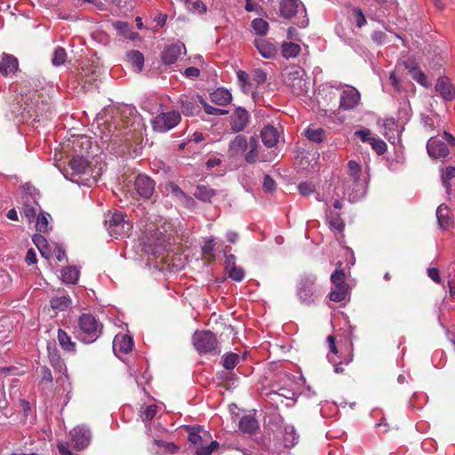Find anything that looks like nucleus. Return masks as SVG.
<instances>
[{
    "label": "nucleus",
    "mask_w": 455,
    "mask_h": 455,
    "mask_svg": "<svg viewBox=\"0 0 455 455\" xmlns=\"http://www.w3.org/2000/svg\"><path fill=\"white\" fill-rule=\"evenodd\" d=\"M50 363L55 371L63 373L68 378V369L66 363L58 354L50 355Z\"/></svg>",
    "instance_id": "obj_37"
},
{
    "label": "nucleus",
    "mask_w": 455,
    "mask_h": 455,
    "mask_svg": "<svg viewBox=\"0 0 455 455\" xmlns=\"http://www.w3.org/2000/svg\"><path fill=\"white\" fill-rule=\"evenodd\" d=\"M371 38L378 44H382L386 43L387 35L380 30H377L371 34Z\"/></svg>",
    "instance_id": "obj_61"
},
{
    "label": "nucleus",
    "mask_w": 455,
    "mask_h": 455,
    "mask_svg": "<svg viewBox=\"0 0 455 455\" xmlns=\"http://www.w3.org/2000/svg\"><path fill=\"white\" fill-rule=\"evenodd\" d=\"M157 409L156 404L142 405L140 411V417L143 421H150L155 418Z\"/></svg>",
    "instance_id": "obj_38"
},
{
    "label": "nucleus",
    "mask_w": 455,
    "mask_h": 455,
    "mask_svg": "<svg viewBox=\"0 0 455 455\" xmlns=\"http://www.w3.org/2000/svg\"><path fill=\"white\" fill-rule=\"evenodd\" d=\"M193 345L199 354H220L215 334L210 331H196L192 337Z\"/></svg>",
    "instance_id": "obj_4"
},
{
    "label": "nucleus",
    "mask_w": 455,
    "mask_h": 455,
    "mask_svg": "<svg viewBox=\"0 0 455 455\" xmlns=\"http://www.w3.org/2000/svg\"><path fill=\"white\" fill-rule=\"evenodd\" d=\"M227 273L228 277L235 282H241L244 277L243 269L237 266L227 270Z\"/></svg>",
    "instance_id": "obj_51"
},
{
    "label": "nucleus",
    "mask_w": 455,
    "mask_h": 455,
    "mask_svg": "<svg viewBox=\"0 0 455 455\" xmlns=\"http://www.w3.org/2000/svg\"><path fill=\"white\" fill-rule=\"evenodd\" d=\"M261 140L267 148L275 147L279 141L280 132L278 128L273 125H267L261 131Z\"/></svg>",
    "instance_id": "obj_20"
},
{
    "label": "nucleus",
    "mask_w": 455,
    "mask_h": 455,
    "mask_svg": "<svg viewBox=\"0 0 455 455\" xmlns=\"http://www.w3.org/2000/svg\"><path fill=\"white\" fill-rule=\"evenodd\" d=\"M70 173L69 179L73 182L80 183L79 179L89 172L90 164L89 161L84 156H75L68 164Z\"/></svg>",
    "instance_id": "obj_9"
},
{
    "label": "nucleus",
    "mask_w": 455,
    "mask_h": 455,
    "mask_svg": "<svg viewBox=\"0 0 455 455\" xmlns=\"http://www.w3.org/2000/svg\"><path fill=\"white\" fill-rule=\"evenodd\" d=\"M186 52L183 44H173L164 48L162 53V61L165 65H171L177 61L182 52Z\"/></svg>",
    "instance_id": "obj_19"
},
{
    "label": "nucleus",
    "mask_w": 455,
    "mask_h": 455,
    "mask_svg": "<svg viewBox=\"0 0 455 455\" xmlns=\"http://www.w3.org/2000/svg\"><path fill=\"white\" fill-rule=\"evenodd\" d=\"M214 196H215L214 189H212L207 186H204V185H199L196 187V189L195 192V196L197 199L204 201V202H210L211 199Z\"/></svg>",
    "instance_id": "obj_34"
},
{
    "label": "nucleus",
    "mask_w": 455,
    "mask_h": 455,
    "mask_svg": "<svg viewBox=\"0 0 455 455\" xmlns=\"http://www.w3.org/2000/svg\"><path fill=\"white\" fill-rule=\"evenodd\" d=\"M32 241L44 258L48 259L52 256V248L44 235L36 234L33 235Z\"/></svg>",
    "instance_id": "obj_26"
},
{
    "label": "nucleus",
    "mask_w": 455,
    "mask_h": 455,
    "mask_svg": "<svg viewBox=\"0 0 455 455\" xmlns=\"http://www.w3.org/2000/svg\"><path fill=\"white\" fill-rule=\"evenodd\" d=\"M239 430L243 434L252 435L258 431L259 425L253 415H244L239 420Z\"/></svg>",
    "instance_id": "obj_24"
},
{
    "label": "nucleus",
    "mask_w": 455,
    "mask_h": 455,
    "mask_svg": "<svg viewBox=\"0 0 455 455\" xmlns=\"http://www.w3.org/2000/svg\"><path fill=\"white\" fill-rule=\"evenodd\" d=\"M249 151L245 154L244 159L249 164H253L258 160V141L255 138L251 137L248 147Z\"/></svg>",
    "instance_id": "obj_35"
},
{
    "label": "nucleus",
    "mask_w": 455,
    "mask_h": 455,
    "mask_svg": "<svg viewBox=\"0 0 455 455\" xmlns=\"http://www.w3.org/2000/svg\"><path fill=\"white\" fill-rule=\"evenodd\" d=\"M240 357L235 353H227L222 357V365L226 370H233L239 363Z\"/></svg>",
    "instance_id": "obj_42"
},
{
    "label": "nucleus",
    "mask_w": 455,
    "mask_h": 455,
    "mask_svg": "<svg viewBox=\"0 0 455 455\" xmlns=\"http://www.w3.org/2000/svg\"><path fill=\"white\" fill-rule=\"evenodd\" d=\"M72 303L69 295L63 294L61 296L54 297L51 299L50 304L52 309L64 311L68 309Z\"/></svg>",
    "instance_id": "obj_32"
},
{
    "label": "nucleus",
    "mask_w": 455,
    "mask_h": 455,
    "mask_svg": "<svg viewBox=\"0 0 455 455\" xmlns=\"http://www.w3.org/2000/svg\"><path fill=\"white\" fill-rule=\"evenodd\" d=\"M20 199V203L22 204V213L30 222L36 217L37 207H39V204L36 202L35 196L32 195V193L25 192Z\"/></svg>",
    "instance_id": "obj_17"
},
{
    "label": "nucleus",
    "mask_w": 455,
    "mask_h": 455,
    "mask_svg": "<svg viewBox=\"0 0 455 455\" xmlns=\"http://www.w3.org/2000/svg\"><path fill=\"white\" fill-rule=\"evenodd\" d=\"M181 116L178 111L161 113L152 120V127L156 132H166L178 125Z\"/></svg>",
    "instance_id": "obj_6"
},
{
    "label": "nucleus",
    "mask_w": 455,
    "mask_h": 455,
    "mask_svg": "<svg viewBox=\"0 0 455 455\" xmlns=\"http://www.w3.org/2000/svg\"><path fill=\"white\" fill-rule=\"evenodd\" d=\"M436 219L440 228L447 229L451 225L450 211L447 205L442 204L436 210Z\"/></svg>",
    "instance_id": "obj_28"
},
{
    "label": "nucleus",
    "mask_w": 455,
    "mask_h": 455,
    "mask_svg": "<svg viewBox=\"0 0 455 455\" xmlns=\"http://www.w3.org/2000/svg\"><path fill=\"white\" fill-rule=\"evenodd\" d=\"M306 75L304 69L299 66L288 67L283 74V81L291 90L294 96L299 97L307 93V86L304 79Z\"/></svg>",
    "instance_id": "obj_3"
},
{
    "label": "nucleus",
    "mask_w": 455,
    "mask_h": 455,
    "mask_svg": "<svg viewBox=\"0 0 455 455\" xmlns=\"http://www.w3.org/2000/svg\"><path fill=\"white\" fill-rule=\"evenodd\" d=\"M19 68L18 60L9 54H4L0 60V73L7 76L17 71Z\"/></svg>",
    "instance_id": "obj_23"
},
{
    "label": "nucleus",
    "mask_w": 455,
    "mask_h": 455,
    "mask_svg": "<svg viewBox=\"0 0 455 455\" xmlns=\"http://www.w3.org/2000/svg\"><path fill=\"white\" fill-rule=\"evenodd\" d=\"M305 136L310 141L320 143L324 140V130L322 128H307L305 131Z\"/></svg>",
    "instance_id": "obj_40"
},
{
    "label": "nucleus",
    "mask_w": 455,
    "mask_h": 455,
    "mask_svg": "<svg viewBox=\"0 0 455 455\" xmlns=\"http://www.w3.org/2000/svg\"><path fill=\"white\" fill-rule=\"evenodd\" d=\"M211 100L217 105L226 106L231 101L232 95L228 90L220 87L211 93Z\"/></svg>",
    "instance_id": "obj_27"
},
{
    "label": "nucleus",
    "mask_w": 455,
    "mask_h": 455,
    "mask_svg": "<svg viewBox=\"0 0 455 455\" xmlns=\"http://www.w3.org/2000/svg\"><path fill=\"white\" fill-rule=\"evenodd\" d=\"M427 150L432 158H445L450 153L447 145L435 137H431L428 140Z\"/></svg>",
    "instance_id": "obj_15"
},
{
    "label": "nucleus",
    "mask_w": 455,
    "mask_h": 455,
    "mask_svg": "<svg viewBox=\"0 0 455 455\" xmlns=\"http://www.w3.org/2000/svg\"><path fill=\"white\" fill-rule=\"evenodd\" d=\"M254 80L258 84H263L267 80V74L262 69H257L254 72Z\"/></svg>",
    "instance_id": "obj_64"
},
{
    "label": "nucleus",
    "mask_w": 455,
    "mask_h": 455,
    "mask_svg": "<svg viewBox=\"0 0 455 455\" xmlns=\"http://www.w3.org/2000/svg\"><path fill=\"white\" fill-rule=\"evenodd\" d=\"M251 28L259 36H265L268 32V23L263 19L257 18L251 21Z\"/></svg>",
    "instance_id": "obj_43"
},
{
    "label": "nucleus",
    "mask_w": 455,
    "mask_h": 455,
    "mask_svg": "<svg viewBox=\"0 0 455 455\" xmlns=\"http://www.w3.org/2000/svg\"><path fill=\"white\" fill-rule=\"evenodd\" d=\"M353 18L358 28H362L366 23V19L363 11L359 8L353 9Z\"/></svg>",
    "instance_id": "obj_55"
},
{
    "label": "nucleus",
    "mask_w": 455,
    "mask_h": 455,
    "mask_svg": "<svg viewBox=\"0 0 455 455\" xmlns=\"http://www.w3.org/2000/svg\"><path fill=\"white\" fill-rule=\"evenodd\" d=\"M370 145L378 155H383L387 150L386 143L382 140L375 137L371 140V141H370Z\"/></svg>",
    "instance_id": "obj_52"
},
{
    "label": "nucleus",
    "mask_w": 455,
    "mask_h": 455,
    "mask_svg": "<svg viewBox=\"0 0 455 455\" xmlns=\"http://www.w3.org/2000/svg\"><path fill=\"white\" fill-rule=\"evenodd\" d=\"M271 4L279 15L287 20L299 12L300 7L298 0H271Z\"/></svg>",
    "instance_id": "obj_11"
},
{
    "label": "nucleus",
    "mask_w": 455,
    "mask_h": 455,
    "mask_svg": "<svg viewBox=\"0 0 455 455\" xmlns=\"http://www.w3.org/2000/svg\"><path fill=\"white\" fill-rule=\"evenodd\" d=\"M253 44L261 57L265 59H274L277 55L278 47L273 39L259 37L253 41Z\"/></svg>",
    "instance_id": "obj_13"
},
{
    "label": "nucleus",
    "mask_w": 455,
    "mask_h": 455,
    "mask_svg": "<svg viewBox=\"0 0 455 455\" xmlns=\"http://www.w3.org/2000/svg\"><path fill=\"white\" fill-rule=\"evenodd\" d=\"M250 115L243 108H237L231 116L230 125L235 132L243 131L248 124Z\"/></svg>",
    "instance_id": "obj_18"
},
{
    "label": "nucleus",
    "mask_w": 455,
    "mask_h": 455,
    "mask_svg": "<svg viewBox=\"0 0 455 455\" xmlns=\"http://www.w3.org/2000/svg\"><path fill=\"white\" fill-rule=\"evenodd\" d=\"M263 189L267 193H270L275 189V182L269 175H266L264 177Z\"/></svg>",
    "instance_id": "obj_59"
},
{
    "label": "nucleus",
    "mask_w": 455,
    "mask_h": 455,
    "mask_svg": "<svg viewBox=\"0 0 455 455\" xmlns=\"http://www.w3.org/2000/svg\"><path fill=\"white\" fill-rule=\"evenodd\" d=\"M355 136L359 138L363 142H368L370 144V141L374 138L371 136V132L367 129H361L355 132Z\"/></svg>",
    "instance_id": "obj_56"
},
{
    "label": "nucleus",
    "mask_w": 455,
    "mask_h": 455,
    "mask_svg": "<svg viewBox=\"0 0 455 455\" xmlns=\"http://www.w3.org/2000/svg\"><path fill=\"white\" fill-rule=\"evenodd\" d=\"M71 442L76 450H83L86 448L92 439L90 429L84 426H77L70 431Z\"/></svg>",
    "instance_id": "obj_12"
},
{
    "label": "nucleus",
    "mask_w": 455,
    "mask_h": 455,
    "mask_svg": "<svg viewBox=\"0 0 455 455\" xmlns=\"http://www.w3.org/2000/svg\"><path fill=\"white\" fill-rule=\"evenodd\" d=\"M80 271L77 267L69 266L61 270V281L67 284H76L78 281Z\"/></svg>",
    "instance_id": "obj_30"
},
{
    "label": "nucleus",
    "mask_w": 455,
    "mask_h": 455,
    "mask_svg": "<svg viewBox=\"0 0 455 455\" xmlns=\"http://www.w3.org/2000/svg\"><path fill=\"white\" fill-rule=\"evenodd\" d=\"M339 108L345 111L355 108L361 101V94L358 90L348 84L340 85Z\"/></svg>",
    "instance_id": "obj_7"
},
{
    "label": "nucleus",
    "mask_w": 455,
    "mask_h": 455,
    "mask_svg": "<svg viewBox=\"0 0 455 455\" xmlns=\"http://www.w3.org/2000/svg\"><path fill=\"white\" fill-rule=\"evenodd\" d=\"M103 325L92 314H82L77 321L75 335L77 339L91 344L95 342L102 334Z\"/></svg>",
    "instance_id": "obj_1"
},
{
    "label": "nucleus",
    "mask_w": 455,
    "mask_h": 455,
    "mask_svg": "<svg viewBox=\"0 0 455 455\" xmlns=\"http://www.w3.org/2000/svg\"><path fill=\"white\" fill-rule=\"evenodd\" d=\"M455 178V167L449 166L445 169V171L442 173V181L443 185L445 187L446 193L448 195L451 194V180Z\"/></svg>",
    "instance_id": "obj_44"
},
{
    "label": "nucleus",
    "mask_w": 455,
    "mask_h": 455,
    "mask_svg": "<svg viewBox=\"0 0 455 455\" xmlns=\"http://www.w3.org/2000/svg\"><path fill=\"white\" fill-rule=\"evenodd\" d=\"M424 128L428 132H433L435 129V117L430 116H422L421 117Z\"/></svg>",
    "instance_id": "obj_57"
},
{
    "label": "nucleus",
    "mask_w": 455,
    "mask_h": 455,
    "mask_svg": "<svg viewBox=\"0 0 455 455\" xmlns=\"http://www.w3.org/2000/svg\"><path fill=\"white\" fill-rule=\"evenodd\" d=\"M428 276L436 283H441V276L438 268L430 267L427 269Z\"/></svg>",
    "instance_id": "obj_63"
},
{
    "label": "nucleus",
    "mask_w": 455,
    "mask_h": 455,
    "mask_svg": "<svg viewBox=\"0 0 455 455\" xmlns=\"http://www.w3.org/2000/svg\"><path fill=\"white\" fill-rule=\"evenodd\" d=\"M435 89L445 101H451L455 98V87L446 76L438 78Z\"/></svg>",
    "instance_id": "obj_16"
},
{
    "label": "nucleus",
    "mask_w": 455,
    "mask_h": 455,
    "mask_svg": "<svg viewBox=\"0 0 455 455\" xmlns=\"http://www.w3.org/2000/svg\"><path fill=\"white\" fill-rule=\"evenodd\" d=\"M145 244L149 248L152 247V249H149L148 251H151L154 254L158 251L157 247L163 245L162 239L160 237H156L155 241H152L151 238L148 237L147 242H145Z\"/></svg>",
    "instance_id": "obj_60"
},
{
    "label": "nucleus",
    "mask_w": 455,
    "mask_h": 455,
    "mask_svg": "<svg viewBox=\"0 0 455 455\" xmlns=\"http://www.w3.org/2000/svg\"><path fill=\"white\" fill-rule=\"evenodd\" d=\"M127 57L134 71L140 73L144 66L143 54L139 51H131L127 53Z\"/></svg>",
    "instance_id": "obj_33"
},
{
    "label": "nucleus",
    "mask_w": 455,
    "mask_h": 455,
    "mask_svg": "<svg viewBox=\"0 0 455 455\" xmlns=\"http://www.w3.org/2000/svg\"><path fill=\"white\" fill-rule=\"evenodd\" d=\"M52 255L56 257L59 261H61L66 257V252L61 245L55 244L53 251L52 250Z\"/></svg>",
    "instance_id": "obj_62"
},
{
    "label": "nucleus",
    "mask_w": 455,
    "mask_h": 455,
    "mask_svg": "<svg viewBox=\"0 0 455 455\" xmlns=\"http://www.w3.org/2000/svg\"><path fill=\"white\" fill-rule=\"evenodd\" d=\"M400 127L394 118H387L383 123V135L393 144L399 139Z\"/></svg>",
    "instance_id": "obj_21"
},
{
    "label": "nucleus",
    "mask_w": 455,
    "mask_h": 455,
    "mask_svg": "<svg viewBox=\"0 0 455 455\" xmlns=\"http://www.w3.org/2000/svg\"><path fill=\"white\" fill-rule=\"evenodd\" d=\"M50 215L47 212H40L37 215L36 221V228L37 231L41 233L47 232L49 229V220Z\"/></svg>",
    "instance_id": "obj_45"
},
{
    "label": "nucleus",
    "mask_w": 455,
    "mask_h": 455,
    "mask_svg": "<svg viewBox=\"0 0 455 455\" xmlns=\"http://www.w3.org/2000/svg\"><path fill=\"white\" fill-rule=\"evenodd\" d=\"M219 447L220 443L217 441L212 440L204 447H200L195 453L196 455H211L212 452L217 451Z\"/></svg>",
    "instance_id": "obj_48"
},
{
    "label": "nucleus",
    "mask_w": 455,
    "mask_h": 455,
    "mask_svg": "<svg viewBox=\"0 0 455 455\" xmlns=\"http://www.w3.org/2000/svg\"><path fill=\"white\" fill-rule=\"evenodd\" d=\"M326 206H327V209H326L327 220H328V222H329L331 228H334L338 231H342L344 228V223H343L342 220L340 219L339 214L333 215L331 213V212L329 210V205L327 203H326Z\"/></svg>",
    "instance_id": "obj_41"
},
{
    "label": "nucleus",
    "mask_w": 455,
    "mask_h": 455,
    "mask_svg": "<svg viewBox=\"0 0 455 455\" xmlns=\"http://www.w3.org/2000/svg\"><path fill=\"white\" fill-rule=\"evenodd\" d=\"M316 276L313 274H305L300 277L298 295L302 302L306 304L313 302L314 284Z\"/></svg>",
    "instance_id": "obj_8"
},
{
    "label": "nucleus",
    "mask_w": 455,
    "mask_h": 455,
    "mask_svg": "<svg viewBox=\"0 0 455 455\" xmlns=\"http://www.w3.org/2000/svg\"><path fill=\"white\" fill-rule=\"evenodd\" d=\"M66 58H67L66 51L62 47L59 46L54 50L53 56L52 59V63L53 66H56V67L60 66V65L64 64V62L66 61Z\"/></svg>",
    "instance_id": "obj_47"
},
{
    "label": "nucleus",
    "mask_w": 455,
    "mask_h": 455,
    "mask_svg": "<svg viewBox=\"0 0 455 455\" xmlns=\"http://www.w3.org/2000/svg\"><path fill=\"white\" fill-rule=\"evenodd\" d=\"M411 76L420 85L426 88L429 86L427 76L418 66H415L414 68L411 69Z\"/></svg>",
    "instance_id": "obj_46"
},
{
    "label": "nucleus",
    "mask_w": 455,
    "mask_h": 455,
    "mask_svg": "<svg viewBox=\"0 0 455 455\" xmlns=\"http://www.w3.org/2000/svg\"><path fill=\"white\" fill-rule=\"evenodd\" d=\"M155 181L147 175L140 174L137 176L134 187L137 193L143 198H150L155 191Z\"/></svg>",
    "instance_id": "obj_14"
},
{
    "label": "nucleus",
    "mask_w": 455,
    "mask_h": 455,
    "mask_svg": "<svg viewBox=\"0 0 455 455\" xmlns=\"http://www.w3.org/2000/svg\"><path fill=\"white\" fill-rule=\"evenodd\" d=\"M347 294V285H333L331 291L330 292V299L335 302H340L344 300Z\"/></svg>",
    "instance_id": "obj_36"
},
{
    "label": "nucleus",
    "mask_w": 455,
    "mask_h": 455,
    "mask_svg": "<svg viewBox=\"0 0 455 455\" xmlns=\"http://www.w3.org/2000/svg\"><path fill=\"white\" fill-rule=\"evenodd\" d=\"M58 342L61 348L71 354H75L76 351V342H74L71 339V337L62 329L58 330V335H57Z\"/></svg>",
    "instance_id": "obj_25"
},
{
    "label": "nucleus",
    "mask_w": 455,
    "mask_h": 455,
    "mask_svg": "<svg viewBox=\"0 0 455 455\" xmlns=\"http://www.w3.org/2000/svg\"><path fill=\"white\" fill-rule=\"evenodd\" d=\"M249 142L243 135H237L229 145V152L233 156H237L245 152Z\"/></svg>",
    "instance_id": "obj_29"
},
{
    "label": "nucleus",
    "mask_w": 455,
    "mask_h": 455,
    "mask_svg": "<svg viewBox=\"0 0 455 455\" xmlns=\"http://www.w3.org/2000/svg\"><path fill=\"white\" fill-rule=\"evenodd\" d=\"M347 168L350 180L346 181L345 194L350 202H355L365 195V182L361 180V165L357 162L350 160Z\"/></svg>",
    "instance_id": "obj_2"
},
{
    "label": "nucleus",
    "mask_w": 455,
    "mask_h": 455,
    "mask_svg": "<svg viewBox=\"0 0 455 455\" xmlns=\"http://www.w3.org/2000/svg\"><path fill=\"white\" fill-rule=\"evenodd\" d=\"M199 100L202 103V105L204 106L205 113L209 114V115L223 116L228 113V111L225 109L214 108V107L209 105L202 97L199 98Z\"/></svg>",
    "instance_id": "obj_49"
},
{
    "label": "nucleus",
    "mask_w": 455,
    "mask_h": 455,
    "mask_svg": "<svg viewBox=\"0 0 455 455\" xmlns=\"http://www.w3.org/2000/svg\"><path fill=\"white\" fill-rule=\"evenodd\" d=\"M133 347V340L131 336L125 334L116 335L113 341V349L124 354L132 351Z\"/></svg>",
    "instance_id": "obj_22"
},
{
    "label": "nucleus",
    "mask_w": 455,
    "mask_h": 455,
    "mask_svg": "<svg viewBox=\"0 0 455 455\" xmlns=\"http://www.w3.org/2000/svg\"><path fill=\"white\" fill-rule=\"evenodd\" d=\"M284 443L285 446L291 447L294 446L299 440V435L296 433L294 427L287 426L284 428Z\"/></svg>",
    "instance_id": "obj_39"
},
{
    "label": "nucleus",
    "mask_w": 455,
    "mask_h": 455,
    "mask_svg": "<svg viewBox=\"0 0 455 455\" xmlns=\"http://www.w3.org/2000/svg\"><path fill=\"white\" fill-rule=\"evenodd\" d=\"M187 8L193 12H198V13H204L206 12V6L205 4L200 1L196 0L195 2H190L188 4H187Z\"/></svg>",
    "instance_id": "obj_54"
},
{
    "label": "nucleus",
    "mask_w": 455,
    "mask_h": 455,
    "mask_svg": "<svg viewBox=\"0 0 455 455\" xmlns=\"http://www.w3.org/2000/svg\"><path fill=\"white\" fill-rule=\"evenodd\" d=\"M105 226L109 235L115 238L127 235L132 228L125 216L118 211L108 214Z\"/></svg>",
    "instance_id": "obj_5"
},
{
    "label": "nucleus",
    "mask_w": 455,
    "mask_h": 455,
    "mask_svg": "<svg viewBox=\"0 0 455 455\" xmlns=\"http://www.w3.org/2000/svg\"><path fill=\"white\" fill-rule=\"evenodd\" d=\"M187 428L188 430V441L192 444L195 452L200 447H204L212 441L210 433L199 426L187 427Z\"/></svg>",
    "instance_id": "obj_10"
},
{
    "label": "nucleus",
    "mask_w": 455,
    "mask_h": 455,
    "mask_svg": "<svg viewBox=\"0 0 455 455\" xmlns=\"http://www.w3.org/2000/svg\"><path fill=\"white\" fill-rule=\"evenodd\" d=\"M331 281L333 285H347L346 275L342 269H336L331 275Z\"/></svg>",
    "instance_id": "obj_50"
},
{
    "label": "nucleus",
    "mask_w": 455,
    "mask_h": 455,
    "mask_svg": "<svg viewBox=\"0 0 455 455\" xmlns=\"http://www.w3.org/2000/svg\"><path fill=\"white\" fill-rule=\"evenodd\" d=\"M298 189L302 196H309L315 190L313 184L307 181L299 183Z\"/></svg>",
    "instance_id": "obj_58"
},
{
    "label": "nucleus",
    "mask_w": 455,
    "mask_h": 455,
    "mask_svg": "<svg viewBox=\"0 0 455 455\" xmlns=\"http://www.w3.org/2000/svg\"><path fill=\"white\" fill-rule=\"evenodd\" d=\"M300 51V45L294 42H285L281 44L282 56L286 60L296 58L299 54Z\"/></svg>",
    "instance_id": "obj_31"
},
{
    "label": "nucleus",
    "mask_w": 455,
    "mask_h": 455,
    "mask_svg": "<svg viewBox=\"0 0 455 455\" xmlns=\"http://www.w3.org/2000/svg\"><path fill=\"white\" fill-rule=\"evenodd\" d=\"M180 108L182 113L186 116H191L195 112V105L188 98L180 99Z\"/></svg>",
    "instance_id": "obj_53"
}]
</instances>
